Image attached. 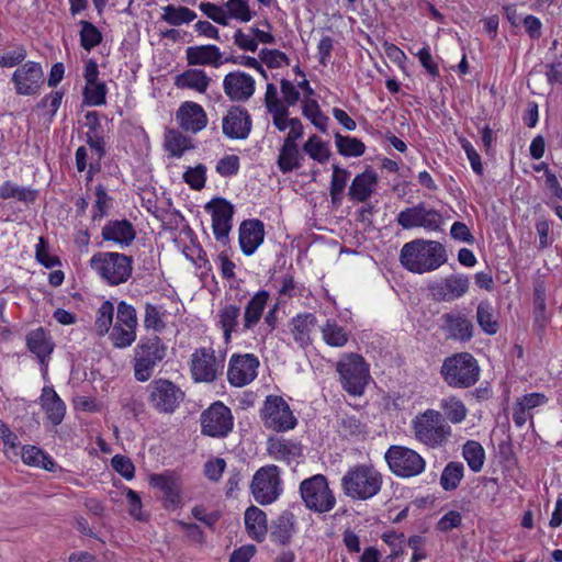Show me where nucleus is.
Returning a JSON list of instances; mask_svg holds the SVG:
<instances>
[{"label": "nucleus", "mask_w": 562, "mask_h": 562, "mask_svg": "<svg viewBox=\"0 0 562 562\" xmlns=\"http://www.w3.org/2000/svg\"><path fill=\"white\" fill-rule=\"evenodd\" d=\"M441 319L443 322L441 328L448 338L463 342L472 339L474 326L464 315L446 313Z\"/></svg>", "instance_id": "25"}, {"label": "nucleus", "mask_w": 562, "mask_h": 562, "mask_svg": "<svg viewBox=\"0 0 562 562\" xmlns=\"http://www.w3.org/2000/svg\"><path fill=\"white\" fill-rule=\"evenodd\" d=\"M149 483L153 487L160 490L164 493L166 501H168L172 506L176 507L181 503L180 482L173 474H153Z\"/></svg>", "instance_id": "31"}, {"label": "nucleus", "mask_w": 562, "mask_h": 562, "mask_svg": "<svg viewBox=\"0 0 562 562\" xmlns=\"http://www.w3.org/2000/svg\"><path fill=\"white\" fill-rule=\"evenodd\" d=\"M136 329L132 327H125L124 325L114 324L110 331V339L114 347L124 349L136 340Z\"/></svg>", "instance_id": "53"}, {"label": "nucleus", "mask_w": 562, "mask_h": 562, "mask_svg": "<svg viewBox=\"0 0 562 562\" xmlns=\"http://www.w3.org/2000/svg\"><path fill=\"white\" fill-rule=\"evenodd\" d=\"M233 425L232 412L222 402L213 403L201 414L202 434L210 437H226L232 431Z\"/></svg>", "instance_id": "14"}, {"label": "nucleus", "mask_w": 562, "mask_h": 562, "mask_svg": "<svg viewBox=\"0 0 562 562\" xmlns=\"http://www.w3.org/2000/svg\"><path fill=\"white\" fill-rule=\"evenodd\" d=\"M439 407L447 420L452 424H461L468 416V408L457 396H448L440 400Z\"/></svg>", "instance_id": "38"}, {"label": "nucleus", "mask_w": 562, "mask_h": 562, "mask_svg": "<svg viewBox=\"0 0 562 562\" xmlns=\"http://www.w3.org/2000/svg\"><path fill=\"white\" fill-rule=\"evenodd\" d=\"M477 360L469 352H459L443 360L440 369L443 381L453 389H468L480 378Z\"/></svg>", "instance_id": "5"}, {"label": "nucleus", "mask_w": 562, "mask_h": 562, "mask_svg": "<svg viewBox=\"0 0 562 562\" xmlns=\"http://www.w3.org/2000/svg\"><path fill=\"white\" fill-rule=\"evenodd\" d=\"M303 151L319 164L327 161L330 156L327 145L317 135H312L305 142Z\"/></svg>", "instance_id": "54"}, {"label": "nucleus", "mask_w": 562, "mask_h": 562, "mask_svg": "<svg viewBox=\"0 0 562 562\" xmlns=\"http://www.w3.org/2000/svg\"><path fill=\"white\" fill-rule=\"evenodd\" d=\"M240 307L236 304H227L218 310L216 315V325L223 331L225 344H229L233 333H238L239 327Z\"/></svg>", "instance_id": "32"}, {"label": "nucleus", "mask_w": 562, "mask_h": 562, "mask_svg": "<svg viewBox=\"0 0 562 562\" xmlns=\"http://www.w3.org/2000/svg\"><path fill=\"white\" fill-rule=\"evenodd\" d=\"M342 389L352 396H361L370 379L369 367L362 356L346 353L336 363Z\"/></svg>", "instance_id": "7"}, {"label": "nucleus", "mask_w": 562, "mask_h": 562, "mask_svg": "<svg viewBox=\"0 0 562 562\" xmlns=\"http://www.w3.org/2000/svg\"><path fill=\"white\" fill-rule=\"evenodd\" d=\"M199 9L212 21L220 25H228V14L223 7L212 2H201Z\"/></svg>", "instance_id": "60"}, {"label": "nucleus", "mask_w": 562, "mask_h": 562, "mask_svg": "<svg viewBox=\"0 0 562 562\" xmlns=\"http://www.w3.org/2000/svg\"><path fill=\"white\" fill-rule=\"evenodd\" d=\"M337 425L338 431L346 438L359 437L367 434L366 424L361 423L355 415H340Z\"/></svg>", "instance_id": "50"}, {"label": "nucleus", "mask_w": 562, "mask_h": 562, "mask_svg": "<svg viewBox=\"0 0 562 562\" xmlns=\"http://www.w3.org/2000/svg\"><path fill=\"white\" fill-rule=\"evenodd\" d=\"M212 216V228L215 239L226 244L232 229L234 205L224 198H214L204 206Z\"/></svg>", "instance_id": "16"}, {"label": "nucleus", "mask_w": 562, "mask_h": 562, "mask_svg": "<svg viewBox=\"0 0 562 562\" xmlns=\"http://www.w3.org/2000/svg\"><path fill=\"white\" fill-rule=\"evenodd\" d=\"M114 316V305L110 301H104L97 312L94 323L95 331L99 336H104L110 333Z\"/></svg>", "instance_id": "52"}, {"label": "nucleus", "mask_w": 562, "mask_h": 562, "mask_svg": "<svg viewBox=\"0 0 562 562\" xmlns=\"http://www.w3.org/2000/svg\"><path fill=\"white\" fill-rule=\"evenodd\" d=\"M25 341L29 351L37 358L45 379L48 371V361L55 348L50 334L45 328L38 327L26 334Z\"/></svg>", "instance_id": "19"}, {"label": "nucleus", "mask_w": 562, "mask_h": 562, "mask_svg": "<svg viewBox=\"0 0 562 562\" xmlns=\"http://www.w3.org/2000/svg\"><path fill=\"white\" fill-rule=\"evenodd\" d=\"M302 113L316 128L323 133L326 132L328 117L322 113L315 100L305 101L302 105Z\"/></svg>", "instance_id": "56"}, {"label": "nucleus", "mask_w": 562, "mask_h": 562, "mask_svg": "<svg viewBox=\"0 0 562 562\" xmlns=\"http://www.w3.org/2000/svg\"><path fill=\"white\" fill-rule=\"evenodd\" d=\"M224 370V358H216L212 348H198L191 355L190 372L194 382H214Z\"/></svg>", "instance_id": "11"}, {"label": "nucleus", "mask_w": 562, "mask_h": 562, "mask_svg": "<svg viewBox=\"0 0 562 562\" xmlns=\"http://www.w3.org/2000/svg\"><path fill=\"white\" fill-rule=\"evenodd\" d=\"M177 120L179 125L186 132L198 133L207 124V117L204 109L191 101H187L180 105L177 111Z\"/></svg>", "instance_id": "24"}, {"label": "nucleus", "mask_w": 562, "mask_h": 562, "mask_svg": "<svg viewBox=\"0 0 562 562\" xmlns=\"http://www.w3.org/2000/svg\"><path fill=\"white\" fill-rule=\"evenodd\" d=\"M350 178V172L347 169L340 168L337 165L333 166V175L330 181V200L333 205L339 206L344 199V191Z\"/></svg>", "instance_id": "40"}, {"label": "nucleus", "mask_w": 562, "mask_h": 562, "mask_svg": "<svg viewBox=\"0 0 562 562\" xmlns=\"http://www.w3.org/2000/svg\"><path fill=\"white\" fill-rule=\"evenodd\" d=\"M470 281L463 274H450L430 285L429 290L438 302H452L462 297L469 290Z\"/></svg>", "instance_id": "20"}, {"label": "nucleus", "mask_w": 562, "mask_h": 562, "mask_svg": "<svg viewBox=\"0 0 562 562\" xmlns=\"http://www.w3.org/2000/svg\"><path fill=\"white\" fill-rule=\"evenodd\" d=\"M245 526L248 535L261 542L268 531L266 513L256 506H250L245 512Z\"/></svg>", "instance_id": "36"}, {"label": "nucleus", "mask_w": 562, "mask_h": 562, "mask_svg": "<svg viewBox=\"0 0 562 562\" xmlns=\"http://www.w3.org/2000/svg\"><path fill=\"white\" fill-rule=\"evenodd\" d=\"M133 257L114 252L100 251L90 259L91 269L109 285L125 283L133 272Z\"/></svg>", "instance_id": "4"}, {"label": "nucleus", "mask_w": 562, "mask_h": 562, "mask_svg": "<svg viewBox=\"0 0 562 562\" xmlns=\"http://www.w3.org/2000/svg\"><path fill=\"white\" fill-rule=\"evenodd\" d=\"M21 458L25 464L43 468L47 471H54L56 467L54 460L35 446H24Z\"/></svg>", "instance_id": "41"}, {"label": "nucleus", "mask_w": 562, "mask_h": 562, "mask_svg": "<svg viewBox=\"0 0 562 562\" xmlns=\"http://www.w3.org/2000/svg\"><path fill=\"white\" fill-rule=\"evenodd\" d=\"M384 458L392 473L398 477L416 476L426 467V461L418 452L403 446H391Z\"/></svg>", "instance_id": "10"}, {"label": "nucleus", "mask_w": 562, "mask_h": 562, "mask_svg": "<svg viewBox=\"0 0 562 562\" xmlns=\"http://www.w3.org/2000/svg\"><path fill=\"white\" fill-rule=\"evenodd\" d=\"M400 260L408 271L424 273L442 266L447 261V252L439 241L415 239L402 247Z\"/></svg>", "instance_id": "1"}, {"label": "nucleus", "mask_w": 562, "mask_h": 562, "mask_svg": "<svg viewBox=\"0 0 562 562\" xmlns=\"http://www.w3.org/2000/svg\"><path fill=\"white\" fill-rule=\"evenodd\" d=\"M165 149L172 156L180 158L189 148V139L177 130H169L165 134Z\"/></svg>", "instance_id": "51"}, {"label": "nucleus", "mask_w": 562, "mask_h": 562, "mask_svg": "<svg viewBox=\"0 0 562 562\" xmlns=\"http://www.w3.org/2000/svg\"><path fill=\"white\" fill-rule=\"evenodd\" d=\"M270 294L266 290L258 291L246 304L240 331L251 330L261 319Z\"/></svg>", "instance_id": "29"}, {"label": "nucleus", "mask_w": 562, "mask_h": 562, "mask_svg": "<svg viewBox=\"0 0 562 562\" xmlns=\"http://www.w3.org/2000/svg\"><path fill=\"white\" fill-rule=\"evenodd\" d=\"M397 224L404 229L423 227L428 231H439L441 215L434 209H427L424 202L406 207L396 216Z\"/></svg>", "instance_id": "15"}, {"label": "nucleus", "mask_w": 562, "mask_h": 562, "mask_svg": "<svg viewBox=\"0 0 562 562\" xmlns=\"http://www.w3.org/2000/svg\"><path fill=\"white\" fill-rule=\"evenodd\" d=\"M335 143L340 155L346 157H359L366 150L364 144L351 136H344L340 133L335 134Z\"/></svg>", "instance_id": "48"}, {"label": "nucleus", "mask_w": 562, "mask_h": 562, "mask_svg": "<svg viewBox=\"0 0 562 562\" xmlns=\"http://www.w3.org/2000/svg\"><path fill=\"white\" fill-rule=\"evenodd\" d=\"M186 57L190 66L220 67L223 64L222 53L215 45L189 46L186 49Z\"/></svg>", "instance_id": "30"}, {"label": "nucleus", "mask_w": 562, "mask_h": 562, "mask_svg": "<svg viewBox=\"0 0 562 562\" xmlns=\"http://www.w3.org/2000/svg\"><path fill=\"white\" fill-rule=\"evenodd\" d=\"M116 319V324L137 329L138 321L136 310L125 301H121L117 304Z\"/></svg>", "instance_id": "57"}, {"label": "nucleus", "mask_w": 562, "mask_h": 562, "mask_svg": "<svg viewBox=\"0 0 562 562\" xmlns=\"http://www.w3.org/2000/svg\"><path fill=\"white\" fill-rule=\"evenodd\" d=\"M294 532V515L290 512L282 513L274 521L271 538L280 544H286Z\"/></svg>", "instance_id": "39"}, {"label": "nucleus", "mask_w": 562, "mask_h": 562, "mask_svg": "<svg viewBox=\"0 0 562 562\" xmlns=\"http://www.w3.org/2000/svg\"><path fill=\"white\" fill-rule=\"evenodd\" d=\"M40 404L47 419L54 426L61 424L66 414V405L53 386L43 387Z\"/></svg>", "instance_id": "27"}, {"label": "nucleus", "mask_w": 562, "mask_h": 562, "mask_svg": "<svg viewBox=\"0 0 562 562\" xmlns=\"http://www.w3.org/2000/svg\"><path fill=\"white\" fill-rule=\"evenodd\" d=\"M148 403L158 413L172 414L184 401L186 393L175 382L159 378L147 385Z\"/></svg>", "instance_id": "8"}, {"label": "nucleus", "mask_w": 562, "mask_h": 562, "mask_svg": "<svg viewBox=\"0 0 562 562\" xmlns=\"http://www.w3.org/2000/svg\"><path fill=\"white\" fill-rule=\"evenodd\" d=\"M476 321L482 330L487 335L498 331V323L494 315V307L488 301H482L476 310Z\"/></svg>", "instance_id": "45"}, {"label": "nucleus", "mask_w": 562, "mask_h": 562, "mask_svg": "<svg viewBox=\"0 0 562 562\" xmlns=\"http://www.w3.org/2000/svg\"><path fill=\"white\" fill-rule=\"evenodd\" d=\"M165 316L166 311L162 308V306L146 303L144 327L146 329H153L156 333H161L166 328Z\"/></svg>", "instance_id": "49"}, {"label": "nucleus", "mask_w": 562, "mask_h": 562, "mask_svg": "<svg viewBox=\"0 0 562 562\" xmlns=\"http://www.w3.org/2000/svg\"><path fill=\"white\" fill-rule=\"evenodd\" d=\"M206 167L204 165H198L193 168H188L183 173V180L194 190H201L205 186L206 181Z\"/></svg>", "instance_id": "61"}, {"label": "nucleus", "mask_w": 562, "mask_h": 562, "mask_svg": "<svg viewBox=\"0 0 562 562\" xmlns=\"http://www.w3.org/2000/svg\"><path fill=\"white\" fill-rule=\"evenodd\" d=\"M223 89L231 101L246 102L255 92V79L244 71H232L224 77Z\"/></svg>", "instance_id": "21"}, {"label": "nucleus", "mask_w": 562, "mask_h": 562, "mask_svg": "<svg viewBox=\"0 0 562 562\" xmlns=\"http://www.w3.org/2000/svg\"><path fill=\"white\" fill-rule=\"evenodd\" d=\"M259 56L269 68H279L282 65H289L288 56L278 49L263 48Z\"/></svg>", "instance_id": "63"}, {"label": "nucleus", "mask_w": 562, "mask_h": 562, "mask_svg": "<svg viewBox=\"0 0 562 562\" xmlns=\"http://www.w3.org/2000/svg\"><path fill=\"white\" fill-rule=\"evenodd\" d=\"M316 324V317L312 313H303L294 316L290 322V330L294 341L301 347L306 348L311 345V333Z\"/></svg>", "instance_id": "34"}, {"label": "nucleus", "mask_w": 562, "mask_h": 562, "mask_svg": "<svg viewBox=\"0 0 562 562\" xmlns=\"http://www.w3.org/2000/svg\"><path fill=\"white\" fill-rule=\"evenodd\" d=\"M462 457L474 473H477L483 469L485 450L480 442L475 440H468L462 447Z\"/></svg>", "instance_id": "43"}, {"label": "nucleus", "mask_w": 562, "mask_h": 562, "mask_svg": "<svg viewBox=\"0 0 562 562\" xmlns=\"http://www.w3.org/2000/svg\"><path fill=\"white\" fill-rule=\"evenodd\" d=\"M376 183V173L372 170H366L353 178L348 194L353 201L366 202L374 192Z\"/></svg>", "instance_id": "33"}, {"label": "nucleus", "mask_w": 562, "mask_h": 562, "mask_svg": "<svg viewBox=\"0 0 562 562\" xmlns=\"http://www.w3.org/2000/svg\"><path fill=\"white\" fill-rule=\"evenodd\" d=\"M104 240H111L120 247H128L136 237L132 223L127 220H116L106 223L101 232Z\"/></svg>", "instance_id": "26"}, {"label": "nucleus", "mask_w": 562, "mask_h": 562, "mask_svg": "<svg viewBox=\"0 0 562 562\" xmlns=\"http://www.w3.org/2000/svg\"><path fill=\"white\" fill-rule=\"evenodd\" d=\"M80 45L86 50H91L102 42V33L89 21H80Z\"/></svg>", "instance_id": "55"}, {"label": "nucleus", "mask_w": 562, "mask_h": 562, "mask_svg": "<svg viewBox=\"0 0 562 562\" xmlns=\"http://www.w3.org/2000/svg\"><path fill=\"white\" fill-rule=\"evenodd\" d=\"M36 260L46 268H54L60 265L57 256H52L48 252V243L44 237H40L35 251Z\"/></svg>", "instance_id": "62"}, {"label": "nucleus", "mask_w": 562, "mask_h": 562, "mask_svg": "<svg viewBox=\"0 0 562 562\" xmlns=\"http://www.w3.org/2000/svg\"><path fill=\"white\" fill-rule=\"evenodd\" d=\"M322 335L324 341L328 346L336 348L344 347L349 339V335L346 329L334 321L326 322V324L322 327Z\"/></svg>", "instance_id": "47"}, {"label": "nucleus", "mask_w": 562, "mask_h": 562, "mask_svg": "<svg viewBox=\"0 0 562 562\" xmlns=\"http://www.w3.org/2000/svg\"><path fill=\"white\" fill-rule=\"evenodd\" d=\"M85 101L89 105H102L105 103L106 87L103 82L86 85L83 90Z\"/></svg>", "instance_id": "58"}, {"label": "nucleus", "mask_w": 562, "mask_h": 562, "mask_svg": "<svg viewBox=\"0 0 562 562\" xmlns=\"http://www.w3.org/2000/svg\"><path fill=\"white\" fill-rule=\"evenodd\" d=\"M223 134L231 139H246L252 128L248 111L241 106H232L223 119Z\"/></svg>", "instance_id": "22"}, {"label": "nucleus", "mask_w": 562, "mask_h": 562, "mask_svg": "<svg viewBox=\"0 0 562 562\" xmlns=\"http://www.w3.org/2000/svg\"><path fill=\"white\" fill-rule=\"evenodd\" d=\"M383 476L371 464H357L341 477V488L346 496L355 501H367L378 495Z\"/></svg>", "instance_id": "2"}, {"label": "nucleus", "mask_w": 562, "mask_h": 562, "mask_svg": "<svg viewBox=\"0 0 562 562\" xmlns=\"http://www.w3.org/2000/svg\"><path fill=\"white\" fill-rule=\"evenodd\" d=\"M167 346L158 336L142 338L134 348V376L138 382L148 381L155 368L165 359Z\"/></svg>", "instance_id": "6"}, {"label": "nucleus", "mask_w": 562, "mask_h": 562, "mask_svg": "<svg viewBox=\"0 0 562 562\" xmlns=\"http://www.w3.org/2000/svg\"><path fill=\"white\" fill-rule=\"evenodd\" d=\"M15 92L21 95H35L44 82L41 65L27 61L19 67L12 75Z\"/></svg>", "instance_id": "18"}, {"label": "nucleus", "mask_w": 562, "mask_h": 562, "mask_svg": "<svg viewBox=\"0 0 562 562\" xmlns=\"http://www.w3.org/2000/svg\"><path fill=\"white\" fill-rule=\"evenodd\" d=\"M464 476V467L461 462L451 461L447 463L440 475V485L447 491L451 492L458 488Z\"/></svg>", "instance_id": "44"}, {"label": "nucleus", "mask_w": 562, "mask_h": 562, "mask_svg": "<svg viewBox=\"0 0 562 562\" xmlns=\"http://www.w3.org/2000/svg\"><path fill=\"white\" fill-rule=\"evenodd\" d=\"M210 77L202 69L191 68L175 78V85L179 89H191L204 93L210 85Z\"/></svg>", "instance_id": "35"}, {"label": "nucleus", "mask_w": 562, "mask_h": 562, "mask_svg": "<svg viewBox=\"0 0 562 562\" xmlns=\"http://www.w3.org/2000/svg\"><path fill=\"white\" fill-rule=\"evenodd\" d=\"M300 492L306 507L316 513H327L336 504V498L323 474H315L303 480L300 484Z\"/></svg>", "instance_id": "9"}, {"label": "nucleus", "mask_w": 562, "mask_h": 562, "mask_svg": "<svg viewBox=\"0 0 562 562\" xmlns=\"http://www.w3.org/2000/svg\"><path fill=\"white\" fill-rule=\"evenodd\" d=\"M112 468L120 473L124 479L131 480L134 477L135 467L130 458L116 454L111 460Z\"/></svg>", "instance_id": "64"}, {"label": "nucleus", "mask_w": 562, "mask_h": 562, "mask_svg": "<svg viewBox=\"0 0 562 562\" xmlns=\"http://www.w3.org/2000/svg\"><path fill=\"white\" fill-rule=\"evenodd\" d=\"M303 155L300 153L297 144L283 142L278 156L277 165L282 173H289L301 168Z\"/></svg>", "instance_id": "37"}, {"label": "nucleus", "mask_w": 562, "mask_h": 562, "mask_svg": "<svg viewBox=\"0 0 562 562\" xmlns=\"http://www.w3.org/2000/svg\"><path fill=\"white\" fill-rule=\"evenodd\" d=\"M252 495L259 504H271L279 496L280 473L274 464L260 468L254 475L251 482Z\"/></svg>", "instance_id": "13"}, {"label": "nucleus", "mask_w": 562, "mask_h": 562, "mask_svg": "<svg viewBox=\"0 0 562 562\" xmlns=\"http://www.w3.org/2000/svg\"><path fill=\"white\" fill-rule=\"evenodd\" d=\"M37 198V191L32 188L20 187L11 181H5L0 187V199H16L23 203H32Z\"/></svg>", "instance_id": "42"}, {"label": "nucleus", "mask_w": 562, "mask_h": 562, "mask_svg": "<svg viewBox=\"0 0 562 562\" xmlns=\"http://www.w3.org/2000/svg\"><path fill=\"white\" fill-rule=\"evenodd\" d=\"M259 360L252 353L233 355L227 370V380L235 387L251 383L257 376Z\"/></svg>", "instance_id": "17"}, {"label": "nucleus", "mask_w": 562, "mask_h": 562, "mask_svg": "<svg viewBox=\"0 0 562 562\" xmlns=\"http://www.w3.org/2000/svg\"><path fill=\"white\" fill-rule=\"evenodd\" d=\"M261 418L265 426L274 431H286L296 425L289 404L278 395L267 396L261 408Z\"/></svg>", "instance_id": "12"}, {"label": "nucleus", "mask_w": 562, "mask_h": 562, "mask_svg": "<svg viewBox=\"0 0 562 562\" xmlns=\"http://www.w3.org/2000/svg\"><path fill=\"white\" fill-rule=\"evenodd\" d=\"M228 19L234 18L241 22H248L252 19V13L246 0H228L225 4Z\"/></svg>", "instance_id": "59"}, {"label": "nucleus", "mask_w": 562, "mask_h": 562, "mask_svg": "<svg viewBox=\"0 0 562 562\" xmlns=\"http://www.w3.org/2000/svg\"><path fill=\"white\" fill-rule=\"evenodd\" d=\"M161 19L170 25L178 26L190 23L196 18V13L187 7L168 4L162 8Z\"/></svg>", "instance_id": "46"}, {"label": "nucleus", "mask_w": 562, "mask_h": 562, "mask_svg": "<svg viewBox=\"0 0 562 562\" xmlns=\"http://www.w3.org/2000/svg\"><path fill=\"white\" fill-rule=\"evenodd\" d=\"M267 443L269 456L277 461H284L290 464L302 456V446L294 440L269 438Z\"/></svg>", "instance_id": "28"}, {"label": "nucleus", "mask_w": 562, "mask_h": 562, "mask_svg": "<svg viewBox=\"0 0 562 562\" xmlns=\"http://www.w3.org/2000/svg\"><path fill=\"white\" fill-rule=\"evenodd\" d=\"M239 245L245 256H251L263 243L265 225L258 218L245 220L239 225Z\"/></svg>", "instance_id": "23"}, {"label": "nucleus", "mask_w": 562, "mask_h": 562, "mask_svg": "<svg viewBox=\"0 0 562 562\" xmlns=\"http://www.w3.org/2000/svg\"><path fill=\"white\" fill-rule=\"evenodd\" d=\"M412 429L416 440L431 449L443 446L452 435L441 412L431 408L415 416Z\"/></svg>", "instance_id": "3"}]
</instances>
